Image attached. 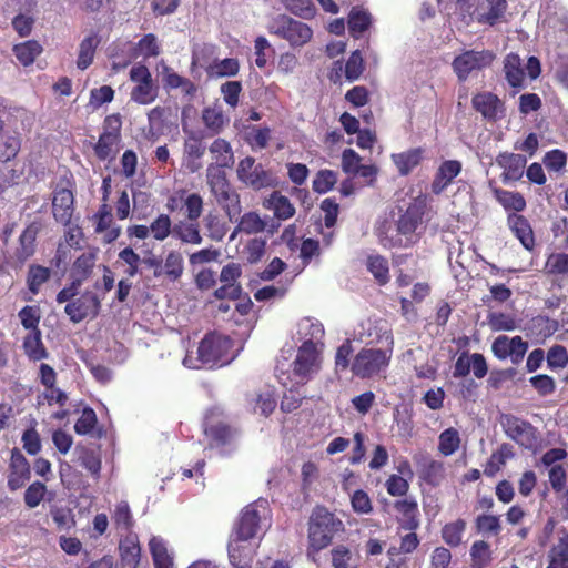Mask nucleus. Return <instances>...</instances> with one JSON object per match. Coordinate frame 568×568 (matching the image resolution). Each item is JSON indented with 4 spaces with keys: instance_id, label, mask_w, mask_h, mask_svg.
<instances>
[{
    "instance_id": "f257e3e1",
    "label": "nucleus",
    "mask_w": 568,
    "mask_h": 568,
    "mask_svg": "<svg viewBox=\"0 0 568 568\" xmlns=\"http://www.w3.org/2000/svg\"><path fill=\"white\" fill-rule=\"evenodd\" d=\"M368 336L372 337L369 344L382 343L383 347L367 345L353 357L351 372L359 379H372L385 375L394 353V335L385 324L376 323Z\"/></svg>"
},
{
    "instance_id": "f03ea898",
    "label": "nucleus",
    "mask_w": 568,
    "mask_h": 568,
    "mask_svg": "<svg viewBox=\"0 0 568 568\" xmlns=\"http://www.w3.org/2000/svg\"><path fill=\"white\" fill-rule=\"evenodd\" d=\"M345 531L343 520L325 506H315L307 523V556H316Z\"/></svg>"
},
{
    "instance_id": "7ed1b4c3",
    "label": "nucleus",
    "mask_w": 568,
    "mask_h": 568,
    "mask_svg": "<svg viewBox=\"0 0 568 568\" xmlns=\"http://www.w3.org/2000/svg\"><path fill=\"white\" fill-rule=\"evenodd\" d=\"M232 347V341L215 332L207 333L200 342L197 347V361L201 365H194L193 368L201 366L214 367L222 366L229 362L227 354ZM189 357L184 358V364L189 367Z\"/></svg>"
},
{
    "instance_id": "20e7f679",
    "label": "nucleus",
    "mask_w": 568,
    "mask_h": 568,
    "mask_svg": "<svg viewBox=\"0 0 568 568\" xmlns=\"http://www.w3.org/2000/svg\"><path fill=\"white\" fill-rule=\"evenodd\" d=\"M291 378L296 385H305L318 373L322 366V354L317 343L307 339L297 348L295 359L291 364Z\"/></svg>"
},
{
    "instance_id": "39448f33",
    "label": "nucleus",
    "mask_w": 568,
    "mask_h": 568,
    "mask_svg": "<svg viewBox=\"0 0 568 568\" xmlns=\"http://www.w3.org/2000/svg\"><path fill=\"white\" fill-rule=\"evenodd\" d=\"M271 34L288 42L292 48L306 45L313 38V29L305 22L287 14H278L267 26Z\"/></svg>"
},
{
    "instance_id": "423d86ee",
    "label": "nucleus",
    "mask_w": 568,
    "mask_h": 568,
    "mask_svg": "<svg viewBox=\"0 0 568 568\" xmlns=\"http://www.w3.org/2000/svg\"><path fill=\"white\" fill-rule=\"evenodd\" d=\"M496 54L491 50L463 49L452 61V69L459 82L489 68Z\"/></svg>"
},
{
    "instance_id": "0eeeda50",
    "label": "nucleus",
    "mask_w": 568,
    "mask_h": 568,
    "mask_svg": "<svg viewBox=\"0 0 568 568\" xmlns=\"http://www.w3.org/2000/svg\"><path fill=\"white\" fill-rule=\"evenodd\" d=\"M209 185L216 203L227 215L230 222L237 221L241 212L240 194L227 181L224 173L209 179Z\"/></svg>"
},
{
    "instance_id": "6e6552de",
    "label": "nucleus",
    "mask_w": 568,
    "mask_h": 568,
    "mask_svg": "<svg viewBox=\"0 0 568 568\" xmlns=\"http://www.w3.org/2000/svg\"><path fill=\"white\" fill-rule=\"evenodd\" d=\"M203 427L211 447L230 445L236 436V429L226 422L223 412L217 407L209 409Z\"/></svg>"
},
{
    "instance_id": "1a4fd4ad",
    "label": "nucleus",
    "mask_w": 568,
    "mask_h": 568,
    "mask_svg": "<svg viewBox=\"0 0 568 568\" xmlns=\"http://www.w3.org/2000/svg\"><path fill=\"white\" fill-rule=\"evenodd\" d=\"M266 501H256L245 506L234 525L230 542L244 544L253 539L258 530L262 515L258 507H263L266 510Z\"/></svg>"
},
{
    "instance_id": "9d476101",
    "label": "nucleus",
    "mask_w": 568,
    "mask_h": 568,
    "mask_svg": "<svg viewBox=\"0 0 568 568\" xmlns=\"http://www.w3.org/2000/svg\"><path fill=\"white\" fill-rule=\"evenodd\" d=\"M237 178L241 182L254 190L271 187L275 184V178L263 164L256 163L252 156H246L239 162Z\"/></svg>"
},
{
    "instance_id": "9b49d317",
    "label": "nucleus",
    "mask_w": 568,
    "mask_h": 568,
    "mask_svg": "<svg viewBox=\"0 0 568 568\" xmlns=\"http://www.w3.org/2000/svg\"><path fill=\"white\" fill-rule=\"evenodd\" d=\"M501 427L510 439L519 446L530 449L537 443V429L527 420H524L511 414L501 416Z\"/></svg>"
},
{
    "instance_id": "f8f14e48",
    "label": "nucleus",
    "mask_w": 568,
    "mask_h": 568,
    "mask_svg": "<svg viewBox=\"0 0 568 568\" xmlns=\"http://www.w3.org/2000/svg\"><path fill=\"white\" fill-rule=\"evenodd\" d=\"M101 311V300L97 293L92 291H84L79 297L70 303H67L64 313L69 320L78 324L85 318L94 320Z\"/></svg>"
},
{
    "instance_id": "ddd939ff",
    "label": "nucleus",
    "mask_w": 568,
    "mask_h": 568,
    "mask_svg": "<svg viewBox=\"0 0 568 568\" xmlns=\"http://www.w3.org/2000/svg\"><path fill=\"white\" fill-rule=\"evenodd\" d=\"M527 351L528 343L518 335L514 337L499 335L491 344V352L495 357L500 361L509 357L514 365H518L523 362Z\"/></svg>"
},
{
    "instance_id": "4468645a",
    "label": "nucleus",
    "mask_w": 568,
    "mask_h": 568,
    "mask_svg": "<svg viewBox=\"0 0 568 568\" xmlns=\"http://www.w3.org/2000/svg\"><path fill=\"white\" fill-rule=\"evenodd\" d=\"M427 207L426 196L419 195L408 204L407 209L397 220V231L399 234H413L423 221Z\"/></svg>"
},
{
    "instance_id": "2eb2a0df",
    "label": "nucleus",
    "mask_w": 568,
    "mask_h": 568,
    "mask_svg": "<svg viewBox=\"0 0 568 568\" xmlns=\"http://www.w3.org/2000/svg\"><path fill=\"white\" fill-rule=\"evenodd\" d=\"M31 477V468L28 459L18 449L11 450L9 467H8V481L9 490L16 491L22 488Z\"/></svg>"
},
{
    "instance_id": "dca6fc26",
    "label": "nucleus",
    "mask_w": 568,
    "mask_h": 568,
    "mask_svg": "<svg viewBox=\"0 0 568 568\" xmlns=\"http://www.w3.org/2000/svg\"><path fill=\"white\" fill-rule=\"evenodd\" d=\"M393 507L397 513V523L399 528L408 531H415L420 526V513L415 497L408 496L396 499Z\"/></svg>"
},
{
    "instance_id": "f3484780",
    "label": "nucleus",
    "mask_w": 568,
    "mask_h": 568,
    "mask_svg": "<svg viewBox=\"0 0 568 568\" xmlns=\"http://www.w3.org/2000/svg\"><path fill=\"white\" fill-rule=\"evenodd\" d=\"M41 231V223L33 221L21 232L18 245L13 253L14 261L22 265L31 258L37 251V237Z\"/></svg>"
},
{
    "instance_id": "a211bd4d",
    "label": "nucleus",
    "mask_w": 568,
    "mask_h": 568,
    "mask_svg": "<svg viewBox=\"0 0 568 568\" xmlns=\"http://www.w3.org/2000/svg\"><path fill=\"white\" fill-rule=\"evenodd\" d=\"M99 255V247H89L88 251L81 253L71 264L69 271L70 280L82 285L88 281L94 272Z\"/></svg>"
},
{
    "instance_id": "6ab92c4d",
    "label": "nucleus",
    "mask_w": 568,
    "mask_h": 568,
    "mask_svg": "<svg viewBox=\"0 0 568 568\" xmlns=\"http://www.w3.org/2000/svg\"><path fill=\"white\" fill-rule=\"evenodd\" d=\"M526 156L517 153L503 152L496 156V163L503 169L500 175L504 184L521 179L526 166Z\"/></svg>"
},
{
    "instance_id": "aec40b11",
    "label": "nucleus",
    "mask_w": 568,
    "mask_h": 568,
    "mask_svg": "<svg viewBox=\"0 0 568 568\" xmlns=\"http://www.w3.org/2000/svg\"><path fill=\"white\" fill-rule=\"evenodd\" d=\"M507 225L514 236L527 251L532 252L535 250L536 239L527 217L517 213H508Z\"/></svg>"
},
{
    "instance_id": "412c9836",
    "label": "nucleus",
    "mask_w": 568,
    "mask_h": 568,
    "mask_svg": "<svg viewBox=\"0 0 568 568\" xmlns=\"http://www.w3.org/2000/svg\"><path fill=\"white\" fill-rule=\"evenodd\" d=\"M94 221V232L104 233V242L112 243L121 234V229L113 225L112 209L108 203H102L92 216Z\"/></svg>"
},
{
    "instance_id": "4be33fe9",
    "label": "nucleus",
    "mask_w": 568,
    "mask_h": 568,
    "mask_svg": "<svg viewBox=\"0 0 568 568\" xmlns=\"http://www.w3.org/2000/svg\"><path fill=\"white\" fill-rule=\"evenodd\" d=\"M74 196L72 191L60 189L54 192L52 199V212L54 220L67 226L70 224L74 211Z\"/></svg>"
},
{
    "instance_id": "5701e85b",
    "label": "nucleus",
    "mask_w": 568,
    "mask_h": 568,
    "mask_svg": "<svg viewBox=\"0 0 568 568\" xmlns=\"http://www.w3.org/2000/svg\"><path fill=\"white\" fill-rule=\"evenodd\" d=\"M462 172V163L458 160H446L438 166L433 182L430 184L432 192L439 195L447 189L454 179Z\"/></svg>"
},
{
    "instance_id": "b1692460",
    "label": "nucleus",
    "mask_w": 568,
    "mask_h": 568,
    "mask_svg": "<svg viewBox=\"0 0 568 568\" xmlns=\"http://www.w3.org/2000/svg\"><path fill=\"white\" fill-rule=\"evenodd\" d=\"M473 108L488 121H496L503 111V102L491 92H479L471 99Z\"/></svg>"
},
{
    "instance_id": "393cba45",
    "label": "nucleus",
    "mask_w": 568,
    "mask_h": 568,
    "mask_svg": "<svg viewBox=\"0 0 568 568\" xmlns=\"http://www.w3.org/2000/svg\"><path fill=\"white\" fill-rule=\"evenodd\" d=\"M202 139L203 138L199 133L190 131L184 140L183 152L186 161V166L192 172H195L201 168V163L199 162V160L204 155L206 150L205 145L202 142Z\"/></svg>"
},
{
    "instance_id": "a878e982",
    "label": "nucleus",
    "mask_w": 568,
    "mask_h": 568,
    "mask_svg": "<svg viewBox=\"0 0 568 568\" xmlns=\"http://www.w3.org/2000/svg\"><path fill=\"white\" fill-rule=\"evenodd\" d=\"M503 71L507 83L516 89L525 88V70L517 53H508L504 59Z\"/></svg>"
},
{
    "instance_id": "bb28decb",
    "label": "nucleus",
    "mask_w": 568,
    "mask_h": 568,
    "mask_svg": "<svg viewBox=\"0 0 568 568\" xmlns=\"http://www.w3.org/2000/svg\"><path fill=\"white\" fill-rule=\"evenodd\" d=\"M100 43L101 38L93 31L81 40L75 62L79 70L84 71L93 63Z\"/></svg>"
},
{
    "instance_id": "cd10ccee",
    "label": "nucleus",
    "mask_w": 568,
    "mask_h": 568,
    "mask_svg": "<svg viewBox=\"0 0 568 568\" xmlns=\"http://www.w3.org/2000/svg\"><path fill=\"white\" fill-rule=\"evenodd\" d=\"M425 150L420 146L392 155V160L400 175H408L424 160Z\"/></svg>"
},
{
    "instance_id": "c85d7f7f",
    "label": "nucleus",
    "mask_w": 568,
    "mask_h": 568,
    "mask_svg": "<svg viewBox=\"0 0 568 568\" xmlns=\"http://www.w3.org/2000/svg\"><path fill=\"white\" fill-rule=\"evenodd\" d=\"M227 555L231 568H252L255 551L250 545L229 541Z\"/></svg>"
},
{
    "instance_id": "c756f323",
    "label": "nucleus",
    "mask_w": 568,
    "mask_h": 568,
    "mask_svg": "<svg viewBox=\"0 0 568 568\" xmlns=\"http://www.w3.org/2000/svg\"><path fill=\"white\" fill-rule=\"evenodd\" d=\"M419 478L432 487H437L445 478L444 463L436 459H425L419 464Z\"/></svg>"
},
{
    "instance_id": "7c9ffc66",
    "label": "nucleus",
    "mask_w": 568,
    "mask_h": 568,
    "mask_svg": "<svg viewBox=\"0 0 568 568\" xmlns=\"http://www.w3.org/2000/svg\"><path fill=\"white\" fill-rule=\"evenodd\" d=\"M277 378L278 382L285 386L288 387V393H285L281 400V410L283 413H292L301 407L303 398L294 394V388L298 387L300 385H296L295 382H293V378H291V375L283 372L277 371Z\"/></svg>"
},
{
    "instance_id": "2f4dec72",
    "label": "nucleus",
    "mask_w": 568,
    "mask_h": 568,
    "mask_svg": "<svg viewBox=\"0 0 568 568\" xmlns=\"http://www.w3.org/2000/svg\"><path fill=\"white\" fill-rule=\"evenodd\" d=\"M372 24V17L367 10L362 7L355 6L351 9L347 18V26L349 34L358 39L368 30Z\"/></svg>"
},
{
    "instance_id": "473e14b6",
    "label": "nucleus",
    "mask_w": 568,
    "mask_h": 568,
    "mask_svg": "<svg viewBox=\"0 0 568 568\" xmlns=\"http://www.w3.org/2000/svg\"><path fill=\"white\" fill-rule=\"evenodd\" d=\"M481 10L478 13V22L495 26L507 10V0H483Z\"/></svg>"
},
{
    "instance_id": "72a5a7b5",
    "label": "nucleus",
    "mask_w": 568,
    "mask_h": 568,
    "mask_svg": "<svg viewBox=\"0 0 568 568\" xmlns=\"http://www.w3.org/2000/svg\"><path fill=\"white\" fill-rule=\"evenodd\" d=\"M494 196L497 202L509 213H519L526 209V200L519 192H513L495 187L493 190Z\"/></svg>"
},
{
    "instance_id": "f704fd0d",
    "label": "nucleus",
    "mask_w": 568,
    "mask_h": 568,
    "mask_svg": "<svg viewBox=\"0 0 568 568\" xmlns=\"http://www.w3.org/2000/svg\"><path fill=\"white\" fill-rule=\"evenodd\" d=\"M202 121L210 136L220 134L229 123V119L224 115L222 109L217 106L204 108L202 111Z\"/></svg>"
},
{
    "instance_id": "c9c22d12",
    "label": "nucleus",
    "mask_w": 568,
    "mask_h": 568,
    "mask_svg": "<svg viewBox=\"0 0 568 568\" xmlns=\"http://www.w3.org/2000/svg\"><path fill=\"white\" fill-rule=\"evenodd\" d=\"M237 225L234 232L231 235V240H233L236 233H245V234H257L262 233L266 229V222L256 213V212H247L243 215L240 214L237 219Z\"/></svg>"
},
{
    "instance_id": "e433bc0d",
    "label": "nucleus",
    "mask_w": 568,
    "mask_h": 568,
    "mask_svg": "<svg viewBox=\"0 0 568 568\" xmlns=\"http://www.w3.org/2000/svg\"><path fill=\"white\" fill-rule=\"evenodd\" d=\"M12 52L23 67H29L43 52V47L37 40H27L14 44Z\"/></svg>"
},
{
    "instance_id": "4c0bfd02",
    "label": "nucleus",
    "mask_w": 568,
    "mask_h": 568,
    "mask_svg": "<svg viewBox=\"0 0 568 568\" xmlns=\"http://www.w3.org/2000/svg\"><path fill=\"white\" fill-rule=\"evenodd\" d=\"M154 568H174L173 557L169 552L166 542L161 537H152L149 542Z\"/></svg>"
},
{
    "instance_id": "58836bf2",
    "label": "nucleus",
    "mask_w": 568,
    "mask_h": 568,
    "mask_svg": "<svg viewBox=\"0 0 568 568\" xmlns=\"http://www.w3.org/2000/svg\"><path fill=\"white\" fill-rule=\"evenodd\" d=\"M173 236L182 243L199 245L203 239L196 221H180L173 225Z\"/></svg>"
},
{
    "instance_id": "ea45409f",
    "label": "nucleus",
    "mask_w": 568,
    "mask_h": 568,
    "mask_svg": "<svg viewBox=\"0 0 568 568\" xmlns=\"http://www.w3.org/2000/svg\"><path fill=\"white\" fill-rule=\"evenodd\" d=\"M366 267L379 286H384L389 282V265L385 256L381 254L368 255Z\"/></svg>"
},
{
    "instance_id": "a19ab883",
    "label": "nucleus",
    "mask_w": 568,
    "mask_h": 568,
    "mask_svg": "<svg viewBox=\"0 0 568 568\" xmlns=\"http://www.w3.org/2000/svg\"><path fill=\"white\" fill-rule=\"evenodd\" d=\"M23 351L30 361L38 362L48 357V352L41 338V331L30 332L23 338Z\"/></svg>"
},
{
    "instance_id": "79ce46f5",
    "label": "nucleus",
    "mask_w": 568,
    "mask_h": 568,
    "mask_svg": "<svg viewBox=\"0 0 568 568\" xmlns=\"http://www.w3.org/2000/svg\"><path fill=\"white\" fill-rule=\"evenodd\" d=\"M514 457L513 447L509 444H501L499 448L494 452L486 463L484 474L488 477L495 476L501 467H504L508 459Z\"/></svg>"
},
{
    "instance_id": "37998d69",
    "label": "nucleus",
    "mask_w": 568,
    "mask_h": 568,
    "mask_svg": "<svg viewBox=\"0 0 568 568\" xmlns=\"http://www.w3.org/2000/svg\"><path fill=\"white\" fill-rule=\"evenodd\" d=\"M265 206L274 211V215L280 220H287L295 214V207L285 195L280 192H273L266 201Z\"/></svg>"
},
{
    "instance_id": "c03bdc74",
    "label": "nucleus",
    "mask_w": 568,
    "mask_h": 568,
    "mask_svg": "<svg viewBox=\"0 0 568 568\" xmlns=\"http://www.w3.org/2000/svg\"><path fill=\"white\" fill-rule=\"evenodd\" d=\"M210 152L217 166L230 168L233 165L234 155L229 141L221 138L215 139L210 145Z\"/></svg>"
},
{
    "instance_id": "a18cd8bd",
    "label": "nucleus",
    "mask_w": 568,
    "mask_h": 568,
    "mask_svg": "<svg viewBox=\"0 0 568 568\" xmlns=\"http://www.w3.org/2000/svg\"><path fill=\"white\" fill-rule=\"evenodd\" d=\"M51 270L49 267L31 264L27 273V285L29 291L37 295L41 286L50 280Z\"/></svg>"
},
{
    "instance_id": "49530a36",
    "label": "nucleus",
    "mask_w": 568,
    "mask_h": 568,
    "mask_svg": "<svg viewBox=\"0 0 568 568\" xmlns=\"http://www.w3.org/2000/svg\"><path fill=\"white\" fill-rule=\"evenodd\" d=\"M470 568H487L491 560L490 546L485 540H476L470 547Z\"/></svg>"
},
{
    "instance_id": "de8ad7c7",
    "label": "nucleus",
    "mask_w": 568,
    "mask_h": 568,
    "mask_svg": "<svg viewBox=\"0 0 568 568\" xmlns=\"http://www.w3.org/2000/svg\"><path fill=\"white\" fill-rule=\"evenodd\" d=\"M158 97V87L153 79L146 82L135 83L131 91V100L139 104H150Z\"/></svg>"
},
{
    "instance_id": "09e8293b",
    "label": "nucleus",
    "mask_w": 568,
    "mask_h": 568,
    "mask_svg": "<svg viewBox=\"0 0 568 568\" xmlns=\"http://www.w3.org/2000/svg\"><path fill=\"white\" fill-rule=\"evenodd\" d=\"M164 276H166L170 281H178L184 271V262L183 256L178 251H170L163 263Z\"/></svg>"
},
{
    "instance_id": "8fccbe9b",
    "label": "nucleus",
    "mask_w": 568,
    "mask_h": 568,
    "mask_svg": "<svg viewBox=\"0 0 568 568\" xmlns=\"http://www.w3.org/2000/svg\"><path fill=\"white\" fill-rule=\"evenodd\" d=\"M120 142L121 139L119 138L100 134L97 143L93 145L95 156L101 161L113 158Z\"/></svg>"
},
{
    "instance_id": "3c124183",
    "label": "nucleus",
    "mask_w": 568,
    "mask_h": 568,
    "mask_svg": "<svg viewBox=\"0 0 568 568\" xmlns=\"http://www.w3.org/2000/svg\"><path fill=\"white\" fill-rule=\"evenodd\" d=\"M466 529V521L457 519L444 525L442 528V538L450 547H458L462 544L463 534Z\"/></svg>"
},
{
    "instance_id": "603ef678",
    "label": "nucleus",
    "mask_w": 568,
    "mask_h": 568,
    "mask_svg": "<svg viewBox=\"0 0 568 568\" xmlns=\"http://www.w3.org/2000/svg\"><path fill=\"white\" fill-rule=\"evenodd\" d=\"M337 181V172L328 169H322L315 174L312 189L315 193L325 194L334 189Z\"/></svg>"
},
{
    "instance_id": "864d4df0",
    "label": "nucleus",
    "mask_w": 568,
    "mask_h": 568,
    "mask_svg": "<svg viewBox=\"0 0 568 568\" xmlns=\"http://www.w3.org/2000/svg\"><path fill=\"white\" fill-rule=\"evenodd\" d=\"M460 436L456 428L449 427L440 433L438 437V450L444 456H450L458 450Z\"/></svg>"
},
{
    "instance_id": "5fc2aeb1",
    "label": "nucleus",
    "mask_w": 568,
    "mask_h": 568,
    "mask_svg": "<svg viewBox=\"0 0 568 568\" xmlns=\"http://www.w3.org/2000/svg\"><path fill=\"white\" fill-rule=\"evenodd\" d=\"M204 225L211 240L221 241L227 233L226 222L217 213L209 212L204 217Z\"/></svg>"
},
{
    "instance_id": "6e6d98bb",
    "label": "nucleus",
    "mask_w": 568,
    "mask_h": 568,
    "mask_svg": "<svg viewBox=\"0 0 568 568\" xmlns=\"http://www.w3.org/2000/svg\"><path fill=\"white\" fill-rule=\"evenodd\" d=\"M180 200H183L189 221H197L203 212V199L197 193H187L185 190L180 191Z\"/></svg>"
},
{
    "instance_id": "4d7b16f0",
    "label": "nucleus",
    "mask_w": 568,
    "mask_h": 568,
    "mask_svg": "<svg viewBox=\"0 0 568 568\" xmlns=\"http://www.w3.org/2000/svg\"><path fill=\"white\" fill-rule=\"evenodd\" d=\"M118 257L119 262L126 266L124 274L128 277H134L140 272V264L142 258L131 246H126L121 250Z\"/></svg>"
},
{
    "instance_id": "13d9d810",
    "label": "nucleus",
    "mask_w": 568,
    "mask_h": 568,
    "mask_svg": "<svg viewBox=\"0 0 568 568\" xmlns=\"http://www.w3.org/2000/svg\"><path fill=\"white\" fill-rule=\"evenodd\" d=\"M112 520L118 529L129 531L133 527V517L128 501H120L115 505Z\"/></svg>"
},
{
    "instance_id": "bf43d9fd",
    "label": "nucleus",
    "mask_w": 568,
    "mask_h": 568,
    "mask_svg": "<svg viewBox=\"0 0 568 568\" xmlns=\"http://www.w3.org/2000/svg\"><path fill=\"white\" fill-rule=\"evenodd\" d=\"M20 146L21 142L18 136L0 133V162L6 163L14 159Z\"/></svg>"
},
{
    "instance_id": "052dcab7",
    "label": "nucleus",
    "mask_w": 568,
    "mask_h": 568,
    "mask_svg": "<svg viewBox=\"0 0 568 568\" xmlns=\"http://www.w3.org/2000/svg\"><path fill=\"white\" fill-rule=\"evenodd\" d=\"M488 325L494 332H510L517 327L513 315L503 312H493L487 316Z\"/></svg>"
},
{
    "instance_id": "680f3d73",
    "label": "nucleus",
    "mask_w": 568,
    "mask_h": 568,
    "mask_svg": "<svg viewBox=\"0 0 568 568\" xmlns=\"http://www.w3.org/2000/svg\"><path fill=\"white\" fill-rule=\"evenodd\" d=\"M281 2L287 11L296 17L310 19L315 14L312 0H281Z\"/></svg>"
},
{
    "instance_id": "e2e57ef3",
    "label": "nucleus",
    "mask_w": 568,
    "mask_h": 568,
    "mask_svg": "<svg viewBox=\"0 0 568 568\" xmlns=\"http://www.w3.org/2000/svg\"><path fill=\"white\" fill-rule=\"evenodd\" d=\"M150 233L156 241H164L170 234H173L172 221L168 214H160L150 224Z\"/></svg>"
},
{
    "instance_id": "0e129e2a",
    "label": "nucleus",
    "mask_w": 568,
    "mask_h": 568,
    "mask_svg": "<svg viewBox=\"0 0 568 568\" xmlns=\"http://www.w3.org/2000/svg\"><path fill=\"white\" fill-rule=\"evenodd\" d=\"M266 241L260 237L251 239L243 248V255L248 264H255L262 260L265 254Z\"/></svg>"
},
{
    "instance_id": "69168bd1",
    "label": "nucleus",
    "mask_w": 568,
    "mask_h": 568,
    "mask_svg": "<svg viewBox=\"0 0 568 568\" xmlns=\"http://www.w3.org/2000/svg\"><path fill=\"white\" fill-rule=\"evenodd\" d=\"M18 317L20 318V322L26 329H29L30 332H36L37 329H39V323L41 320L39 306H23L19 311Z\"/></svg>"
},
{
    "instance_id": "338daca9",
    "label": "nucleus",
    "mask_w": 568,
    "mask_h": 568,
    "mask_svg": "<svg viewBox=\"0 0 568 568\" xmlns=\"http://www.w3.org/2000/svg\"><path fill=\"white\" fill-rule=\"evenodd\" d=\"M47 486L42 481H34L24 491L23 500L28 508L33 509L44 499Z\"/></svg>"
},
{
    "instance_id": "774afa93",
    "label": "nucleus",
    "mask_w": 568,
    "mask_h": 568,
    "mask_svg": "<svg viewBox=\"0 0 568 568\" xmlns=\"http://www.w3.org/2000/svg\"><path fill=\"white\" fill-rule=\"evenodd\" d=\"M409 487L408 479L397 474H392L385 481L386 491L392 497H408Z\"/></svg>"
}]
</instances>
